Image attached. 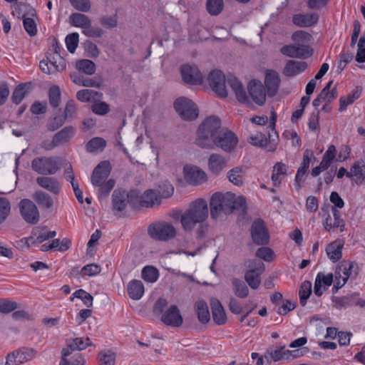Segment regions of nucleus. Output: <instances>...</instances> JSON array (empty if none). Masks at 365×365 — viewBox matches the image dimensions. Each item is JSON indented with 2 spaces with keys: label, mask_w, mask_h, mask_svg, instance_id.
Wrapping results in <instances>:
<instances>
[{
  "label": "nucleus",
  "mask_w": 365,
  "mask_h": 365,
  "mask_svg": "<svg viewBox=\"0 0 365 365\" xmlns=\"http://www.w3.org/2000/svg\"><path fill=\"white\" fill-rule=\"evenodd\" d=\"M130 306L141 313L150 310L155 316H160L161 322L169 327H179L183 323V318L178 307L170 302L168 298H154V300H148L146 302H140L141 298H130Z\"/></svg>",
  "instance_id": "obj_1"
},
{
  "label": "nucleus",
  "mask_w": 365,
  "mask_h": 365,
  "mask_svg": "<svg viewBox=\"0 0 365 365\" xmlns=\"http://www.w3.org/2000/svg\"><path fill=\"white\" fill-rule=\"evenodd\" d=\"M353 274L355 277L359 274L357 264L354 262L346 261H342L336 266L334 274L319 272L314 282V293L320 297L334 282L332 294H335L344 286Z\"/></svg>",
  "instance_id": "obj_2"
},
{
  "label": "nucleus",
  "mask_w": 365,
  "mask_h": 365,
  "mask_svg": "<svg viewBox=\"0 0 365 365\" xmlns=\"http://www.w3.org/2000/svg\"><path fill=\"white\" fill-rule=\"evenodd\" d=\"M208 217L207 202L199 198L192 202L181 215L180 222L185 231L191 232L197 225L203 223Z\"/></svg>",
  "instance_id": "obj_3"
},
{
  "label": "nucleus",
  "mask_w": 365,
  "mask_h": 365,
  "mask_svg": "<svg viewBox=\"0 0 365 365\" xmlns=\"http://www.w3.org/2000/svg\"><path fill=\"white\" fill-rule=\"evenodd\" d=\"M237 204L242 207L245 200L240 197L237 200L235 195L231 192H215L210 199V214L212 218H217L221 213L230 214L236 208Z\"/></svg>",
  "instance_id": "obj_4"
},
{
  "label": "nucleus",
  "mask_w": 365,
  "mask_h": 365,
  "mask_svg": "<svg viewBox=\"0 0 365 365\" xmlns=\"http://www.w3.org/2000/svg\"><path fill=\"white\" fill-rule=\"evenodd\" d=\"M224 128L218 117L207 118L199 126L196 143L201 148H212V141Z\"/></svg>",
  "instance_id": "obj_5"
},
{
  "label": "nucleus",
  "mask_w": 365,
  "mask_h": 365,
  "mask_svg": "<svg viewBox=\"0 0 365 365\" xmlns=\"http://www.w3.org/2000/svg\"><path fill=\"white\" fill-rule=\"evenodd\" d=\"M111 171V165L108 161L101 162L94 169L91 175L92 184L99 187L101 195H106L115 185V180L109 179L106 181Z\"/></svg>",
  "instance_id": "obj_6"
},
{
  "label": "nucleus",
  "mask_w": 365,
  "mask_h": 365,
  "mask_svg": "<svg viewBox=\"0 0 365 365\" xmlns=\"http://www.w3.org/2000/svg\"><path fill=\"white\" fill-rule=\"evenodd\" d=\"M248 269L245 274V279L254 289L258 288L261 283V274L264 272V264L260 259H252L249 262Z\"/></svg>",
  "instance_id": "obj_7"
},
{
  "label": "nucleus",
  "mask_w": 365,
  "mask_h": 365,
  "mask_svg": "<svg viewBox=\"0 0 365 365\" xmlns=\"http://www.w3.org/2000/svg\"><path fill=\"white\" fill-rule=\"evenodd\" d=\"M148 233L151 237L160 241H167L176 235L175 227L165 222L153 224L148 227Z\"/></svg>",
  "instance_id": "obj_8"
},
{
  "label": "nucleus",
  "mask_w": 365,
  "mask_h": 365,
  "mask_svg": "<svg viewBox=\"0 0 365 365\" xmlns=\"http://www.w3.org/2000/svg\"><path fill=\"white\" fill-rule=\"evenodd\" d=\"M21 216L26 222L36 225L39 222L40 213L36 204L29 199H23L19 204Z\"/></svg>",
  "instance_id": "obj_9"
},
{
  "label": "nucleus",
  "mask_w": 365,
  "mask_h": 365,
  "mask_svg": "<svg viewBox=\"0 0 365 365\" xmlns=\"http://www.w3.org/2000/svg\"><path fill=\"white\" fill-rule=\"evenodd\" d=\"M174 107L178 114L185 120H192L198 116L195 104L186 98H180L175 101Z\"/></svg>",
  "instance_id": "obj_10"
},
{
  "label": "nucleus",
  "mask_w": 365,
  "mask_h": 365,
  "mask_svg": "<svg viewBox=\"0 0 365 365\" xmlns=\"http://www.w3.org/2000/svg\"><path fill=\"white\" fill-rule=\"evenodd\" d=\"M135 198H138L135 191L127 192L125 190H115L112 195L113 207L118 212L123 211L125 209L128 202L135 205Z\"/></svg>",
  "instance_id": "obj_11"
},
{
  "label": "nucleus",
  "mask_w": 365,
  "mask_h": 365,
  "mask_svg": "<svg viewBox=\"0 0 365 365\" xmlns=\"http://www.w3.org/2000/svg\"><path fill=\"white\" fill-rule=\"evenodd\" d=\"M207 82L217 96L221 98L227 96V90L224 73L219 70L212 71L207 76Z\"/></svg>",
  "instance_id": "obj_12"
},
{
  "label": "nucleus",
  "mask_w": 365,
  "mask_h": 365,
  "mask_svg": "<svg viewBox=\"0 0 365 365\" xmlns=\"http://www.w3.org/2000/svg\"><path fill=\"white\" fill-rule=\"evenodd\" d=\"M32 169L41 175H53L58 170L57 162L52 158H36L31 162Z\"/></svg>",
  "instance_id": "obj_13"
},
{
  "label": "nucleus",
  "mask_w": 365,
  "mask_h": 365,
  "mask_svg": "<svg viewBox=\"0 0 365 365\" xmlns=\"http://www.w3.org/2000/svg\"><path fill=\"white\" fill-rule=\"evenodd\" d=\"M237 143L238 139L235 134L225 128L220 133L215 137V139L212 141V145L215 144L224 151L230 153L235 148Z\"/></svg>",
  "instance_id": "obj_14"
},
{
  "label": "nucleus",
  "mask_w": 365,
  "mask_h": 365,
  "mask_svg": "<svg viewBox=\"0 0 365 365\" xmlns=\"http://www.w3.org/2000/svg\"><path fill=\"white\" fill-rule=\"evenodd\" d=\"M183 174L185 180L190 185H197L207 181L206 173L197 166L185 165Z\"/></svg>",
  "instance_id": "obj_15"
},
{
  "label": "nucleus",
  "mask_w": 365,
  "mask_h": 365,
  "mask_svg": "<svg viewBox=\"0 0 365 365\" xmlns=\"http://www.w3.org/2000/svg\"><path fill=\"white\" fill-rule=\"evenodd\" d=\"M180 72L185 83L192 85H199L203 81V76L195 66L185 64L181 66Z\"/></svg>",
  "instance_id": "obj_16"
},
{
  "label": "nucleus",
  "mask_w": 365,
  "mask_h": 365,
  "mask_svg": "<svg viewBox=\"0 0 365 365\" xmlns=\"http://www.w3.org/2000/svg\"><path fill=\"white\" fill-rule=\"evenodd\" d=\"M297 353H298V351H289L284 349V346H281L277 349L267 350L264 354V359L266 363L269 364L272 361H277L282 359L289 360L295 358L298 356Z\"/></svg>",
  "instance_id": "obj_17"
},
{
  "label": "nucleus",
  "mask_w": 365,
  "mask_h": 365,
  "mask_svg": "<svg viewBox=\"0 0 365 365\" xmlns=\"http://www.w3.org/2000/svg\"><path fill=\"white\" fill-rule=\"evenodd\" d=\"M251 235L255 243L266 245L269 242V234L261 219L256 220L251 227Z\"/></svg>",
  "instance_id": "obj_18"
},
{
  "label": "nucleus",
  "mask_w": 365,
  "mask_h": 365,
  "mask_svg": "<svg viewBox=\"0 0 365 365\" xmlns=\"http://www.w3.org/2000/svg\"><path fill=\"white\" fill-rule=\"evenodd\" d=\"M250 96L258 105L262 106L266 100V93L264 86L259 81H251L247 86Z\"/></svg>",
  "instance_id": "obj_19"
},
{
  "label": "nucleus",
  "mask_w": 365,
  "mask_h": 365,
  "mask_svg": "<svg viewBox=\"0 0 365 365\" xmlns=\"http://www.w3.org/2000/svg\"><path fill=\"white\" fill-rule=\"evenodd\" d=\"M319 15L315 13L297 14L292 16V22L299 27H310L317 23Z\"/></svg>",
  "instance_id": "obj_20"
},
{
  "label": "nucleus",
  "mask_w": 365,
  "mask_h": 365,
  "mask_svg": "<svg viewBox=\"0 0 365 365\" xmlns=\"http://www.w3.org/2000/svg\"><path fill=\"white\" fill-rule=\"evenodd\" d=\"M36 181L40 187L48 190L52 194L57 195L60 193L61 185L56 178L42 176L38 177Z\"/></svg>",
  "instance_id": "obj_21"
},
{
  "label": "nucleus",
  "mask_w": 365,
  "mask_h": 365,
  "mask_svg": "<svg viewBox=\"0 0 365 365\" xmlns=\"http://www.w3.org/2000/svg\"><path fill=\"white\" fill-rule=\"evenodd\" d=\"M264 84L269 96H274L277 94L280 84V78L277 72L269 71L267 72Z\"/></svg>",
  "instance_id": "obj_22"
},
{
  "label": "nucleus",
  "mask_w": 365,
  "mask_h": 365,
  "mask_svg": "<svg viewBox=\"0 0 365 365\" xmlns=\"http://www.w3.org/2000/svg\"><path fill=\"white\" fill-rule=\"evenodd\" d=\"M135 200H138V204L142 207H152L155 205H160V200L158 197L155 190H147L144 193L139 197Z\"/></svg>",
  "instance_id": "obj_23"
},
{
  "label": "nucleus",
  "mask_w": 365,
  "mask_h": 365,
  "mask_svg": "<svg viewBox=\"0 0 365 365\" xmlns=\"http://www.w3.org/2000/svg\"><path fill=\"white\" fill-rule=\"evenodd\" d=\"M228 84L234 91L237 101L242 103H250L249 98L247 96L242 83L235 77L231 76L228 78Z\"/></svg>",
  "instance_id": "obj_24"
},
{
  "label": "nucleus",
  "mask_w": 365,
  "mask_h": 365,
  "mask_svg": "<svg viewBox=\"0 0 365 365\" xmlns=\"http://www.w3.org/2000/svg\"><path fill=\"white\" fill-rule=\"evenodd\" d=\"M194 311L201 324H206L210 319L207 303L202 299H197L194 304Z\"/></svg>",
  "instance_id": "obj_25"
},
{
  "label": "nucleus",
  "mask_w": 365,
  "mask_h": 365,
  "mask_svg": "<svg viewBox=\"0 0 365 365\" xmlns=\"http://www.w3.org/2000/svg\"><path fill=\"white\" fill-rule=\"evenodd\" d=\"M210 304L214 322L219 325L224 324L227 321V316L221 302L217 298H213Z\"/></svg>",
  "instance_id": "obj_26"
},
{
  "label": "nucleus",
  "mask_w": 365,
  "mask_h": 365,
  "mask_svg": "<svg viewBox=\"0 0 365 365\" xmlns=\"http://www.w3.org/2000/svg\"><path fill=\"white\" fill-rule=\"evenodd\" d=\"M91 339L88 337H76L69 339L67 341L66 347L63 349H68V352L74 351H81L89 346H92Z\"/></svg>",
  "instance_id": "obj_27"
},
{
  "label": "nucleus",
  "mask_w": 365,
  "mask_h": 365,
  "mask_svg": "<svg viewBox=\"0 0 365 365\" xmlns=\"http://www.w3.org/2000/svg\"><path fill=\"white\" fill-rule=\"evenodd\" d=\"M307 67V63L304 61H297L289 60L287 62L283 73L286 76L292 77L302 71H304Z\"/></svg>",
  "instance_id": "obj_28"
},
{
  "label": "nucleus",
  "mask_w": 365,
  "mask_h": 365,
  "mask_svg": "<svg viewBox=\"0 0 365 365\" xmlns=\"http://www.w3.org/2000/svg\"><path fill=\"white\" fill-rule=\"evenodd\" d=\"M248 142L253 145L265 148L269 152L274 151L277 148L276 143H268L265 135L261 133L251 135L248 138Z\"/></svg>",
  "instance_id": "obj_29"
},
{
  "label": "nucleus",
  "mask_w": 365,
  "mask_h": 365,
  "mask_svg": "<svg viewBox=\"0 0 365 365\" xmlns=\"http://www.w3.org/2000/svg\"><path fill=\"white\" fill-rule=\"evenodd\" d=\"M33 199L43 210H50L54 202L50 195L42 190H37L33 194Z\"/></svg>",
  "instance_id": "obj_30"
},
{
  "label": "nucleus",
  "mask_w": 365,
  "mask_h": 365,
  "mask_svg": "<svg viewBox=\"0 0 365 365\" xmlns=\"http://www.w3.org/2000/svg\"><path fill=\"white\" fill-rule=\"evenodd\" d=\"M343 246L344 244L340 240H335L327 246L326 252L332 262H336L341 258Z\"/></svg>",
  "instance_id": "obj_31"
},
{
  "label": "nucleus",
  "mask_w": 365,
  "mask_h": 365,
  "mask_svg": "<svg viewBox=\"0 0 365 365\" xmlns=\"http://www.w3.org/2000/svg\"><path fill=\"white\" fill-rule=\"evenodd\" d=\"M272 303L275 304L277 312L279 314H286L293 310L296 307V302L283 298H272Z\"/></svg>",
  "instance_id": "obj_32"
},
{
  "label": "nucleus",
  "mask_w": 365,
  "mask_h": 365,
  "mask_svg": "<svg viewBox=\"0 0 365 365\" xmlns=\"http://www.w3.org/2000/svg\"><path fill=\"white\" fill-rule=\"evenodd\" d=\"M226 165V160L220 154H212L208 160L209 169L215 174L221 172Z\"/></svg>",
  "instance_id": "obj_33"
},
{
  "label": "nucleus",
  "mask_w": 365,
  "mask_h": 365,
  "mask_svg": "<svg viewBox=\"0 0 365 365\" xmlns=\"http://www.w3.org/2000/svg\"><path fill=\"white\" fill-rule=\"evenodd\" d=\"M332 212L333 216L329 215L324 223V228L328 232L339 227H343L344 226V221L340 218L339 212L335 208H333Z\"/></svg>",
  "instance_id": "obj_34"
},
{
  "label": "nucleus",
  "mask_w": 365,
  "mask_h": 365,
  "mask_svg": "<svg viewBox=\"0 0 365 365\" xmlns=\"http://www.w3.org/2000/svg\"><path fill=\"white\" fill-rule=\"evenodd\" d=\"M59 365H84V360L79 354L71 356V352H68V349H63Z\"/></svg>",
  "instance_id": "obj_35"
},
{
  "label": "nucleus",
  "mask_w": 365,
  "mask_h": 365,
  "mask_svg": "<svg viewBox=\"0 0 365 365\" xmlns=\"http://www.w3.org/2000/svg\"><path fill=\"white\" fill-rule=\"evenodd\" d=\"M74 134V128L73 126H66L54 135L55 142L58 145L67 143L70 141Z\"/></svg>",
  "instance_id": "obj_36"
},
{
  "label": "nucleus",
  "mask_w": 365,
  "mask_h": 365,
  "mask_svg": "<svg viewBox=\"0 0 365 365\" xmlns=\"http://www.w3.org/2000/svg\"><path fill=\"white\" fill-rule=\"evenodd\" d=\"M71 24L76 27L88 29L91 25V19L85 14L74 13L70 16Z\"/></svg>",
  "instance_id": "obj_37"
},
{
  "label": "nucleus",
  "mask_w": 365,
  "mask_h": 365,
  "mask_svg": "<svg viewBox=\"0 0 365 365\" xmlns=\"http://www.w3.org/2000/svg\"><path fill=\"white\" fill-rule=\"evenodd\" d=\"M127 290L130 297H143L145 289L141 281L134 279L128 283Z\"/></svg>",
  "instance_id": "obj_38"
},
{
  "label": "nucleus",
  "mask_w": 365,
  "mask_h": 365,
  "mask_svg": "<svg viewBox=\"0 0 365 365\" xmlns=\"http://www.w3.org/2000/svg\"><path fill=\"white\" fill-rule=\"evenodd\" d=\"M287 175V165L282 163H277L273 167L272 180L275 186L281 183V177Z\"/></svg>",
  "instance_id": "obj_39"
},
{
  "label": "nucleus",
  "mask_w": 365,
  "mask_h": 365,
  "mask_svg": "<svg viewBox=\"0 0 365 365\" xmlns=\"http://www.w3.org/2000/svg\"><path fill=\"white\" fill-rule=\"evenodd\" d=\"M11 205L8 198L0 197V225H2L11 214Z\"/></svg>",
  "instance_id": "obj_40"
},
{
  "label": "nucleus",
  "mask_w": 365,
  "mask_h": 365,
  "mask_svg": "<svg viewBox=\"0 0 365 365\" xmlns=\"http://www.w3.org/2000/svg\"><path fill=\"white\" fill-rule=\"evenodd\" d=\"M106 145V141L99 137L93 138L86 144V150L90 153L102 151Z\"/></svg>",
  "instance_id": "obj_41"
},
{
  "label": "nucleus",
  "mask_w": 365,
  "mask_h": 365,
  "mask_svg": "<svg viewBox=\"0 0 365 365\" xmlns=\"http://www.w3.org/2000/svg\"><path fill=\"white\" fill-rule=\"evenodd\" d=\"M76 67L78 70L87 75H92L96 71L95 63L92 61L88 59L78 61L76 63Z\"/></svg>",
  "instance_id": "obj_42"
},
{
  "label": "nucleus",
  "mask_w": 365,
  "mask_h": 365,
  "mask_svg": "<svg viewBox=\"0 0 365 365\" xmlns=\"http://www.w3.org/2000/svg\"><path fill=\"white\" fill-rule=\"evenodd\" d=\"M115 354L110 350H104L99 353L98 360L99 365H115Z\"/></svg>",
  "instance_id": "obj_43"
},
{
  "label": "nucleus",
  "mask_w": 365,
  "mask_h": 365,
  "mask_svg": "<svg viewBox=\"0 0 365 365\" xmlns=\"http://www.w3.org/2000/svg\"><path fill=\"white\" fill-rule=\"evenodd\" d=\"M153 153V150L152 149H147L140 152H136L133 153L132 159L137 163L145 165L150 160V158H152Z\"/></svg>",
  "instance_id": "obj_44"
},
{
  "label": "nucleus",
  "mask_w": 365,
  "mask_h": 365,
  "mask_svg": "<svg viewBox=\"0 0 365 365\" xmlns=\"http://www.w3.org/2000/svg\"><path fill=\"white\" fill-rule=\"evenodd\" d=\"M158 276V270L153 266H146L142 270L143 279L148 282H155Z\"/></svg>",
  "instance_id": "obj_45"
},
{
  "label": "nucleus",
  "mask_w": 365,
  "mask_h": 365,
  "mask_svg": "<svg viewBox=\"0 0 365 365\" xmlns=\"http://www.w3.org/2000/svg\"><path fill=\"white\" fill-rule=\"evenodd\" d=\"M242 173V168L241 167H236L227 173V178L232 183L240 186L243 183Z\"/></svg>",
  "instance_id": "obj_46"
},
{
  "label": "nucleus",
  "mask_w": 365,
  "mask_h": 365,
  "mask_svg": "<svg viewBox=\"0 0 365 365\" xmlns=\"http://www.w3.org/2000/svg\"><path fill=\"white\" fill-rule=\"evenodd\" d=\"M312 36L304 31H297L292 34V39L296 44H305L312 41Z\"/></svg>",
  "instance_id": "obj_47"
},
{
  "label": "nucleus",
  "mask_w": 365,
  "mask_h": 365,
  "mask_svg": "<svg viewBox=\"0 0 365 365\" xmlns=\"http://www.w3.org/2000/svg\"><path fill=\"white\" fill-rule=\"evenodd\" d=\"M206 7L210 14L218 15L223 9V0H207Z\"/></svg>",
  "instance_id": "obj_48"
},
{
  "label": "nucleus",
  "mask_w": 365,
  "mask_h": 365,
  "mask_svg": "<svg viewBox=\"0 0 365 365\" xmlns=\"http://www.w3.org/2000/svg\"><path fill=\"white\" fill-rule=\"evenodd\" d=\"M332 83L333 81H330L319 94L320 98H322V100L327 103H329L336 98V89L330 90Z\"/></svg>",
  "instance_id": "obj_49"
},
{
  "label": "nucleus",
  "mask_w": 365,
  "mask_h": 365,
  "mask_svg": "<svg viewBox=\"0 0 365 365\" xmlns=\"http://www.w3.org/2000/svg\"><path fill=\"white\" fill-rule=\"evenodd\" d=\"M336 155V150L334 145H331L325 154L323 156V159L322 160V167L324 168V169H327L332 160L335 158Z\"/></svg>",
  "instance_id": "obj_50"
},
{
  "label": "nucleus",
  "mask_w": 365,
  "mask_h": 365,
  "mask_svg": "<svg viewBox=\"0 0 365 365\" xmlns=\"http://www.w3.org/2000/svg\"><path fill=\"white\" fill-rule=\"evenodd\" d=\"M365 175V165L361 162H356L351 168L350 172L346 173L348 178L357 177L363 179Z\"/></svg>",
  "instance_id": "obj_51"
},
{
  "label": "nucleus",
  "mask_w": 365,
  "mask_h": 365,
  "mask_svg": "<svg viewBox=\"0 0 365 365\" xmlns=\"http://www.w3.org/2000/svg\"><path fill=\"white\" fill-rule=\"evenodd\" d=\"M49 103L51 106L56 108L59 106L61 101V91L57 86H53L49 89Z\"/></svg>",
  "instance_id": "obj_52"
},
{
  "label": "nucleus",
  "mask_w": 365,
  "mask_h": 365,
  "mask_svg": "<svg viewBox=\"0 0 365 365\" xmlns=\"http://www.w3.org/2000/svg\"><path fill=\"white\" fill-rule=\"evenodd\" d=\"M16 351L18 356L17 359L20 364L32 359L36 354V351L33 349H24L17 350Z\"/></svg>",
  "instance_id": "obj_53"
},
{
  "label": "nucleus",
  "mask_w": 365,
  "mask_h": 365,
  "mask_svg": "<svg viewBox=\"0 0 365 365\" xmlns=\"http://www.w3.org/2000/svg\"><path fill=\"white\" fill-rule=\"evenodd\" d=\"M71 4L78 11L88 12L91 8L90 0H69Z\"/></svg>",
  "instance_id": "obj_54"
},
{
  "label": "nucleus",
  "mask_w": 365,
  "mask_h": 365,
  "mask_svg": "<svg viewBox=\"0 0 365 365\" xmlns=\"http://www.w3.org/2000/svg\"><path fill=\"white\" fill-rule=\"evenodd\" d=\"M26 85L25 83L19 84L14 91L11 98L13 102L15 103L16 104L20 103L24 98L26 94Z\"/></svg>",
  "instance_id": "obj_55"
},
{
  "label": "nucleus",
  "mask_w": 365,
  "mask_h": 365,
  "mask_svg": "<svg viewBox=\"0 0 365 365\" xmlns=\"http://www.w3.org/2000/svg\"><path fill=\"white\" fill-rule=\"evenodd\" d=\"M23 18H24V21H23L24 26V29L26 31V32L31 36H35L37 33V27H36V24L35 21L31 18L25 17L24 15L23 16Z\"/></svg>",
  "instance_id": "obj_56"
},
{
  "label": "nucleus",
  "mask_w": 365,
  "mask_h": 365,
  "mask_svg": "<svg viewBox=\"0 0 365 365\" xmlns=\"http://www.w3.org/2000/svg\"><path fill=\"white\" fill-rule=\"evenodd\" d=\"M91 110L98 115H105L110 110L109 105L101 101L93 103L91 106Z\"/></svg>",
  "instance_id": "obj_57"
},
{
  "label": "nucleus",
  "mask_w": 365,
  "mask_h": 365,
  "mask_svg": "<svg viewBox=\"0 0 365 365\" xmlns=\"http://www.w3.org/2000/svg\"><path fill=\"white\" fill-rule=\"evenodd\" d=\"M66 43L68 50L71 53H73L78 43V34L77 33H72L68 35L66 38Z\"/></svg>",
  "instance_id": "obj_58"
},
{
  "label": "nucleus",
  "mask_w": 365,
  "mask_h": 365,
  "mask_svg": "<svg viewBox=\"0 0 365 365\" xmlns=\"http://www.w3.org/2000/svg\"><path fill=\"white\" fill-rule=\"evenodd\" d=\"M296 50L297 52V58H305L312 55L313 50L306 44H297Z\"/></svg>",
  "instance_id": "obj_59"
},
{
  "label": "nucleus",
  "mask_w": 365,
  "mask_h": 365,
  "mask_svg": "<svg viewBox=\"0 0 365 365\" xmlns=\"http://www.w3.org/2000/svg\"><path fill=\"white\" fill-rule=\"evenodd\" d=\"M232 283L236 290V294L239 297H247L248 294V289L247 285L242 281L234 279Z\"/></svg>",
  "instance_id": "obj_60"
},
{
  "label": "nucleus",
  "mask_w": 365,
  "mask_h": 365,
  "mask_svg": "<svg viewBox=\"0 0 365 365\" xmlns=\"http://www.w3.org/2000/svg\"><path fill=\"white\" fill-rule=\"evenodd\" d=\"M18 308L15 302L9 301L6 299H0V312L3 313L11 312Z\"/></svg>",
  "instance_id": "obj_61"
},
{
  "label": "nucleus",
  "mask_w": 365,
  "mask_h": 365,
  "mask_svg": "<svg viewBox=\"0 0 365 365\" xmlns=\"http://www.w3.org/2000/svg\"><path fill=\"white\" fill-rule=\"evenodd\" d=\"M256 256L265 261L270 262L273 259L274 252L270 248L263 247L257 250Z\"/></svg>",
  "instance_id": "obj_62"
},
{
  "label": "nucleus",
  "mask_w": 365,
  "mask_h": 365,
  "mask_svg": "<svg viewBox=\"0 0 365 365\" xmlns=\"http://www.w3.org/2000/svg\"><path fill=\"white\" fill-rule=\"evenodd\" d=\"M356 61L359 63L365 62V36L361 37L359 41Z\"/></svg>",
  "instance_id": "obj_63"
},
{
  "label": "nucleus",
  "mask_w": 365,
  "mask_h": 365,
  "mask_svg": "<svg viewBox=\"0 0 365 365\" xmlns=\"http://www.w3.org/2000/svg\"><path fill=\"white\" fill-rule=\"evenodd\" d=\"M160 200L161 198H168L173 194V187L170 184H165L163 187H159L158 190H155Z\"/></svg>",
  "instance_id": "obj_64"
}]
</instances>
